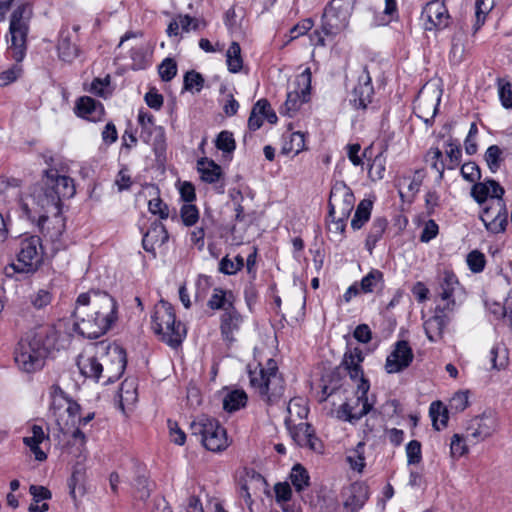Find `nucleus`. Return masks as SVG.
Listing matches in <instances>:
<instances>
[{
	"instance_id": "nucleus-10",
	"label": "nucleus",
	"mask_w": 512,
	"mask_h": 512,
	"mask_svg": "<svg viewBox=\"0 0 512 512\" xmlns=\"http://www.w3.org/2000/svg\"><path fill=\"white\" fill-rule=\"evenodd\" d=\"M370 384L368 380L361 379L357 384L356 399L343 403L337 410V417L341 420L355 423L372 411L373 402L368 399Z\"/></svg>"
},
{
	"instance_id": "nucleus-55",
	"label": "nucleus",
	"mask_w": 512,
	"mask_h": 512,
	"mask_svg": "<svg viewBox=\"0 0 512 512\" xmlns=\"http://www.w3.org/2000/svg\"><path fill=\"white\" fill-rule=\"evenodd\" d=\"M180 216L185 226H193L199 220V211L195 205L184 204L181 207Z\"/></svg>"
},
{
	"instance_id": "nucleus-58",
	"label": "nucleus",
	"mask_w": 512,
	"mask_h": 512,
	"mask_svg": "<svg viewBox=\"0 0 512 512\" xmlns=\"http://www.w3.org/2000/svg\"><path fill=\"white\" fill-rule=\"evenodd\" d=\"M468 452L465 438L460 434H454L451 438L450 453L454 458H459Z\"/></svg>"
},
{
	"instance_id": "nucleus-17",
	"label": "nucleus",
	"mask_w": 512,
	"mask_h": 512,
	"mask_svg": "<svg viewBox=\"0 0 512 512\" xmlns=\"http://www.w3.org/2000/svg\"><path fill=\"white\" fill-rule=\"evenodd\" d=\"M449 13L443 0H432L422 11L424 28L427 31L441 30L449 24Z\"/></svg>"
},
{
	"instance_id": "nucleus-45",
	"label": "nucleus",
	"mask_w": 512,
	"mask_h": 512,
	"mask_svg": "<svg viewBox=\"0 0 512 512\" xmlns=\"http://www.w3.org/2000/svg\"><path fill=\"white\" fill-rule=\"evenodd\" d=\"M244 267V258L237 255L234 259L225 256L219 263V271L226 275H234Z\"/></svg>"
},
{
	"instance_id": "nucleus-28",
	"label": "nucleus",
	"mask_w": 512,
	"mask_h": 512,
	"mask_svg": "<svg viewBox=\"0 0 512 512\" xmlns=\"http://www.w3.org/2000/svg\"><path fill=\"white\" fill-rule=\"evenodd\" d=\"M504 189L495 180L475 183L471 190L472 197L480 204L486 203L489 199L502 198Z\"/></svg>"
},
{
	"instance_id": "nucleus-63",
	"label": "nucleus",
	"mask_w": 512,
	"mask_h": 512,
	"mask_svg": "<svg viewBox=\"0 0 512 512\" xmlns=\"http://www.w3.org/2000/svg\"><path fill=\"white\" fill-rule=\"evenodd\" d=\"M439 232V227L434 220H428L425 222L424 227L422 229L420 235V241L423 243H428L432 239H434Z\"/></svg>"
},
{
	"instance_id": "nucleus-19",
	"label": "nucleus",
	"mask_w": 512,
	"mask_h": 512,
	"mask_svg": "<svg viewBox=\"0 0 512 512\" xmlns=\"http://www.w3.org/2000/svg\"><path fill=\"white\" fill-rule=\"evenodd\" d=\"M413 359L414 354L408 342L405 340L398 341L386 358L385 370L389 374L399 373L408 368Z\"/></svg>"
},
{
	"instance_id": "nucleus-60",
	"label": "nucleus",
	"mask_w": 512,
	"mask_h": 512,
	"mask_svg": "<svg viewBox=\"0 0 512 512\" xmlns=\"http://www.w3.org/2000/svg\"><path fill=\"white\" fill-rule=\"evenodd\" d=\"M467 264L472 272L479 273L485 267V257L481 252L474 250L467 255Z\"/></svg>"
},
{
	"instance_id": "nucleus-32",
	"label": "nucleus",
	"mask_w": 512,
	"mask_h": 512,
	"mask_svg": "<svg viewBox=\"0 0 512 512\" xmlns=\"http://www.w3.org/2000/svg\"><path fill=\"white\" fill-rule=\"evenodd\" d=\"M31 436H27L23 439V442L26 446H28L31 452L34 454L35 459L38 461H44L47 458V455L39 445L48 440V435L45 434L43 428L39 425H33L31 428Z\"/></svg>"
},
{
	"instance_id": "nucleus-57",
	"label": "nucleus",
	"mask_w": 512,
	"mask_h": 512,
	"mask_svg": "<svg viewBox=\"0 0 512 512\" xmlns=\"http://www.w3.org/2000/svg\"><path fill=\"white\" fill-rule=\"evenodd\" d=\"M469 405V391H458L449 401V407L455 412L464 411Z\"/></svg>"
},
{
	"instance_id": "nucleus-1",
	"label": "nucleus",
	"mask_w": 512,
	"mask_h": 512,
	"mask_svg": "<svg viewBox=\"0 0 512 512\" xmlns=\"http://www.w3.org/2000/svg\"><path fill=\"white\" fill-rule=\"evenodd\" d=\"M75 191L72 178L59 175L57 170L50 169L45 171L41 182L30 186L26 193L19 195V204L29 219H37L40 230L44 232L49 215L57 224L63 226L60 217L61 200L73 197Z\"/></svg>"
},
{
	"instance_id": "nucleus-24",
	"label": "nucleus",
	"mask_w": 512,
	"mask_h": 512,
	"mask_svg": "<svg viewBox=\"0 0 512 512\" xmlns=\"http://www.w3.org/2000/svg\"><path fill=\"white\" fill-rule=\"evenodd\" d=\"M75 114L91 122H98L103 118V105L89 96L80 97L75 104Z\"/></svg>"
},
{
	"instance_id": "nucleus-3",
	"label": "nucleus",
	"mask_w": 512,
	"mask_h": 512,
	"mask_svg": "<svg viewBox=\"0 0 512 512\" xmlns=\"http://www.w3.org/2000/svg\"><path fill=\"white\" fill-rule=\"evenodd\" d=\"M58 340L59 332L53 325H40L28 331L14 352L19 369L26 373L41 370L49 353L57 348Z\"/></svg>"
},
{
	"instance_id": "nucleus-49",
	"label": "nucleus",
	"mask_w": 512,
	"mask_h": 512,
	"mask_svg": "<svg viewBox=\"0 0 512 512\" xmlns=\"http://www.w3.org/2000/svg\"><path fill=\"white\" fill-rule=\"evenodd\" d=\"M120 403L131 404L136 401V387L134 380L126 379L119 389Z\"/></svg>"
},
{
	"instance_id": "nucleus-5",
	"label": "nucleus",
	"mask_w": 512,
	"mask_h": 512,
	"mask_svg": "<svg viewBox=\"0 0 512 512\" xmlns=\"http://www.w3.org/2000/svg\"><path fill=\"white\" fill-rule=\"evenodd\" d=\"M152 329L163 342L172 348L180 346L187 333L185 325L176 321L173 307L163 300L154 307Z\"/></svg>"
},
{
	"instance_id": "nucleus-38",
	"label": "nucleus",
	"mask_w": 512,
	"mask_h": 512,
	"mask_svg": "<svg viewBox=\"0 0 512 512\" xmlns=\"http://www.w3.org/2000/svg\"><path fill=\"white\" fill-rule=\"evenodd\" d=\"M488 363L485 365L487 369L500 370L508 363V353L504 347L499 345L493 346L487 356Z\"/></svg>"
},
{
	"instance_id": "nucleus-43",
	"label": "nucleus",
	"mask_w": 512,
	"mask_h": 512,
	"mask_svg": "<svg viewBox=\"0 0 512 512\" xmlns=\"http://www.w3.org/2000/svg\"><path fill=\"white\" fill-rule=\"evenodd\" d=\"M309 474L300 464H296L290 473V480L297 492L303 491L309 486Z\"/></svg>"
},
{
	"instance_id": "nucleus-16",
	"label": "nucleus",
	"mask_w": 512,
	"mask_h": 512,
	"mask_svg": "<svg viewBox=\"0 0 512 512\" xmlns=\"http://www.w3.org/2000/svg\"><path fill=\"white\" fill-rule=\"evenodd\" d=\"M138 122L141 127L140 138L153 147L156 154L165 150V131L162 126H158L154 122L153 115L140 111Z\"/></svg>"
},
{
	"instance_id": "nucleus-56",
	"label": "nucleus",
	"mask_w": 512,
	"mask_h": 512,
	"mask_svg": "<svg viewBox=\"0 0 512 512\" xmlns=\"http://www.w3.org/2000/svg\"><path fill=\"white\" fill-rule=\"evenodd\" d=\"M406 455L408 465L419 464L422 460L421 443L417 440H411L406 445Z\"/></svg>"
},
{
	"instance_id": "nucleus-39",
	"label": "nucleus",
	"mask_w": 512,
	"mask_h": 512,
	"mask_svg": "<svg viewBox=\"0 0 512 512\" xmlns=\"http://www.w3.org/2000/svg\"><path fill=\"white\" fill-rule=\"evenodd\" d=\"M372 202L370 200H362L358 204L354 217L351 221V227L354 230L361 229L364 224L370 219L371 210H372Z\"/></svg>"
},
{
	"instance_id": "nucleus-48",
	"label": "nucleus",
	"mask_w": 512,
	"mask_h": 512,
	"mask_svg": "<svg viewBox=\"0 0 512 512\" xmlns=\"http://www.w3.org/2000/svg\"><path fill=\"white\" fill-rule=\"evenodd\" d=\"M442 151L437 147H432L426 154V161L430 163L431 167L439 173V178H443L445 164L442 160Z\"/></svg>"
},
{
	"instance_id": "nucleus-8",
	"label": "nucleus",
	"mask_w": 512,
	"mask_h": 512,
	"mask_svg": "<svg viewBox=\"0 0 512 512\" xmlns=\"http://www.w3.org/2000/svg\"><path fill=\"white\" fill-rule=\"evenodd\" d=\"M28 20V8L25 5L17 7L10 18L9 34L11 44L8 49L11 57L17 62H21L26 54Z\"/></svg>"
},
{
	"instance_id": "nucleus-11",
	"label": "nucleus",
	"mask_w": 512,
	"mask_h": 512,
	"mask_svg": "<svg viewBox=\"0 0 512 512\" xmlns=\"http://www.w3.org/2000/svg\"><path fill=\"white\" fill-rule=\"evenodd\" d=\"M353 7L342 3L341 0H332L325 8L322 17V30L327 37L341 33L349 23Z\"/></svg>"
},
{
	"instance_id": "nucleus-23",
	"label": "nucleus",
	"mask_w": 512,
	"mask_h": 512,
	"mask_svg": "<svg viewBox=\"0 0 512 512\" xmlns=\"http://www.w3.org/2000/svg\"><path fill=\"white\" fill-rule=\"evenodd\" d=\"M451 313L438 305L435 308L434 315L424 322L426 336L431 342H436L442 338L444 329L450 321Z\"/></svg>"
},
{
	"instance_id": "nucleus-14",
	"label": "nucleus",
	"mask_w": 512,
	"mask_h": 512,
	"mask_svg": "<svg viewBox=\"0 0 512 512\" xmlns=\"http://www.w3.org/2000/svg\"><path fill=\"white\" fill-rule=\"evenodd\" d=\"M354 204L355 197L352 190L343 181H337L330 191L329 216L348 219Z\"/></svg>"
},
{
	"instance_id": "nucleus-53",
	"label": "nucleus",
	"mask_w": 512,
	"mask_h": 512,
	"mask_svg": "<svg viewBox=\"0 0 512 512\" xmlns=\"http://www.w3.org/2000/svg\"><path fill=\"white\" fill-rule=\"evenodd\" d=\"M204 78L194 70L188 71L184 76V88L186 90H195L199 92L203 88Z\"/></svg>"
},
{
	"instance_id": "nucleus-2",
	"label": "nucleus",
	"mask_w": 512,
	"mask_h": 512,
	"mask_svg": "<svg viewBox=\"0 0 512 512\" xmlns=\"http://www.w3.org/2000/svg\"><path fill=\"white\" fill-rule=\"evenodd\" d=\"M117 309V302L106 292L80 294L74 310L76 331L89 339L104 335L116 322Z\"/></svg>"
},
{
	"instance_id": "nucleus-13",
	"label": "nucleus",
	"mask_w": 512,
	"mask_h": 512,
	"mask_svg": "<svg viewBox=\"0 0 512 512\" xmlns=\"http://www.w3.org/2000/svg\"><path fill=\"white\" fill-rule=\"evenodd\" d=\"M51 404L50 411L53 413L57 424L61 427L75 423V417L80 412V405L66 396L64 391L58 385L50 388Z\"/></svg>"
},
{
	"instance_id": "nucleus-47",
	"label": "nucleus",
	"mask_w": 512,
	"mask_h": 512,
	"mask_svg": "<svg viewBox=\"0 0 512 512\" xmlns=\"http://www.w3.org/2000/svg\"><path fill=\"white\" fill-rule=\"evenodd\" d=\"M445 154L448 158V169L453 170L459 166L462 157V151L459 143L453 140H449V142L446 144Z\"/></svg>"
},
{
	"instance_id": "nucleus-37",
	"label": "nucleus",
	"mask_w": 512,
	"mask_h": 512,
	"mask_svg": "<svg viewBox=\"0 0 512 512\" xmlns=\"http://www.w3.org/2000/svg\"><path fill=\"white\" fill-rule=\"evenodd\" d=\"M197 165L203 181L214 183L220 178L221 167L214 161L202 158L198 161Z\"/></svg>"
},
{
	"instance_id": "nucleus-4",
	"label": "nucleus",
	"mask_w": 512,
	"mask_h": 512,
	"mask_svg": "<svg viewBox=\"0 0 512 512\" xmlns=\"http://www.w3.org/2000/svg\"><path fill=\"white\" fill-rule=\"evenodd\" d=\"M44 248L37 235H22L15 244V261L5 267V273L32 274L42 265Z\"/></svg>"
},
{
	"instance_id": "nucleus-54",
	"label": "nucleus",
	"mask_w": 512,
	"mask_h": 512,
	"mask_svg": "<svg viewBox=\"0 0 512 512\" xmlns=\"http://www.w3.org/2000/svg\"><path fill=\"white\" fill-rule=\"evenodd\" d=\"M158 72L163 81L172 80L177 74V64L172 58H166L158 67Z\"/></svg>"
},
{
	"instance_id": "nucleus-51",
	"label": "nucleus",
	"mask_w": 512,
	"mask_h": 512,
	"mask_svg": "<svg viewBox=\"0 0 512 512\" xmlns=\"http://www.w3.org/2000/svg\"><path fill=\"white\" fill-rule=\"evenodd\" d=\"M385 173V158L378 154L373 159L368 169V175L372 181L383 179Z\"/></svg>"
},
{
	"instance_id": "nucleus-6",
	"label": "nucleus",
	"mask_w": 512,
	"mask_h": 512,
	"mask_svg": "<svg viewBox=\"0 0 512 512\" xmlns=\"http://www.w3.org/2000/svg\"><path fill=\"white\" fill-rule=\"evenodd\" d=\"M249 377L251 386L269 403L276 401L284 393V381L273 359L267 361L265 368L260 366L259 370L249 371Z\"/></svg>"
},
{
	"instance_id": "nucleus-34",
	"label": "nucleus",
	"mask_w": 512,
	"mask_h": 512,
	"mask_svg": "<svg viewBox=\"0 0 512 512\" xmlns=\"http://www.w3.org/2000/svg\"><path fill=\"white\" fill-rule=\"evenodd\" d=\"M305 149V137L301 132H292L283 136L281 153L285 155H297Z\"/></svg>"
},
{
	"instance_id": "nucleus-31",
	"label": "nucleus",
	"mask_w": 512,
	"mask_h": 512,
	"mask_svg": "<svg viewBox=\"0 0 512 512\" xmlns=\"http://www.w3.org/2000/svg\"><path fill=\"white\" fill-rule=\"evenodd\" d=\"M425 177L423 170H416L412 177L403 176L398 180L399 195L403 199L404 197H413L422 185Z\"/></svg>"
},
{
	"instance_id": "nucleus-52",
	"label": "nucleus",
	"mask_w": 512,
	"mask_h": 512,
	"mask_svg": "<svg viewBox=\"0 0 512 512\" xmlns=\"http://www.w3.org/2000/svg\"><path fill=\"white\" fill-rule=\"evenodd\" d=\"M364 443L359 442L356 448L347 456V460L354 470L361 471L365 465Z\"/></svg>"
},
{
	"instance_id": "nucleus-42",
	"label": "nucleus",
	"mask_w": 512,
	"mask_h": 512,
	"mask_svg": "<svg viewBox=\"0 0 512 512\" xmlns=\"http://www.w3.org/2000/svg\"><path fill=\"white\" fill-rule=\"evenodd\" d=\"M70 453L76 456L79 459H85L87 450H86V436L85 434L77 428L73 434L72 439L70 441Z\"/></svg>"
},
{
	"instance_id": "nucleus-46",
	"label": "nucleus",
	"mask_w": 512,
	"mask_h": 512,
	"mask_svg": "<svg viewBox=\"0 0 512 512\" xmlns=\"http://www.w3.org/2000/svg\"><path fill=\"white\" fill-rule=\"evenodd\" d=\"M383 274L379 270H371L360 282V289L364 293L373 292L382 283Z\"/></svg>"
},
{
	"instance_id": "nucleus-64",
	"label": "nucleus",
	"mask_w": 512,
	"mask_h": 512,
	"mask_svg": "<svg viewBox=\"0 0 512 512\" xmlns=\"http://www.w3.org/2000/svg\"><path fill=\"white\" fill-rule=\"evenodd\" d=\"M499 97L504 108L512 109V83L499 84Z\"/></svg>"
},
{
	"instance_id": "nucleus-62",
	"label": "nucleus",
	"mask_w": 512,
	"mask_h": 512,
	"mask_svg": "<svg viewBox=\"0 0 512 512\" xmlns=\"http://www.w3.org/2000/svg\"><path fill=\"white\" fill-rule=\"evenodd\" d=\"M148 208L152 214H157L162 219H166L169 216L168 206L158 197L149 200Z\"/></svg>"
},
{
	"instance_id": "nucleus-41",
	"label": "nucleus",
	"mask_w": 512,
	"mask_h": 512,
	"mask_svg": "<svg viewBox=\"0 0 512 512\" xmlns=\"http://www.w3.org/2000/svg\"><path fill=\"white\" fill-rule=\"evenodd\" d=\"M269 108V102L266 99H260L253 106L248 119V127L250 130H257L262 126V114Z\"/></svg>"
},
{
	"instance_id": "nucleus-21",
	"label": "nucleus",
	"mask_w": 512,
	"mask_h": 512,
	"mask_svg": "<svg viewBox=\"0 0 512 512\" xmlns=\"http://www.w3.org/2000/svg\"><path fill=\"white\" fill-rule=\"evenodd\" d=\"M459 290L460 283L456 275L451 271H444L438 287V295L444 302V305L441 306V308L448 312H453L456 307L455 296Z\"/></svg>"
},
{
	"instance_id": "nucleus-9",
	"label": "nucleus",
	"mask_w": 512,
	"mask_h": 512,
	"mask_svg": "<svg viewBox=\"0 0 512 512\" xmlns=\"http://www.w3.org/2000/svg\"><path fill=\"white\" fill-rule=\"evenodd\" d=\"M96 354L103 364V377L106 378V382L118 380L127 363L125 350L117 344L101 342L97 345Z\"/></svg>"
},
{
	"instance_id": "nucleus-15",
	"label": "nucleus",
	"mask_w": 512,
	"mask_h": 512,
	"mask_svg": "<svg viewBox=\"0 0 512 512\" xmlns=\"http://www.w3.org/2000/svg\"><path fill=\"white\" fill-rule=\"evenodd\" d=\"M480 219L490 233H503L508 225V211L503 198L489 199Z\"/></svg>"
},
{
	"instance_id": "nucleus-26",
	"label": "nucleus",
	"mask_w": 512,
	"mask_h": 512,
	"mask_svg": "<svg viewBox=\"0 0 512 512\" xmlns=\"http://www.w3.org/2000/svg\"><path fill=\"white\" fill-rule=\"evenodd\" d=\"M364 360L362 350L358 347L349 349L345 352L341 365L349 373L352 380L360 383L361 379L364 378L361 363Z\"/></svg>"
},
{
	"instance_id": "nucleus-20",
	"label": "nucleus",
	"mask_w": 512,
	"mask_h": 512,
	"mask_svg": "<svg viewBox=\"0 0 512 512\" xmlns=\"http://www.w3.org/2000/svg\"><path fill=\"white\" fill-rule=\"evenodd\" d=\"M369 487L363 482H355L345 488L343 496V512H358L369 498Z\"/></svg>"
},
{
	"instance_id": "nucleus-25",
	"label": "nucleus",
	"mask_w": 512,
	"mask_h": 512,
	"mask_svg": "<svg viewBox=\"0 0 512 512\" xmlns=\"http://www.w3.org/2000/svg\"><path fill=\"white\" fill-rule=\"evenodd\" d=\"M290 435L297 445L307 447L313 451H318L321 447L318 438L314 434L311 425L301 422L298 425L289 427Z\"/></svg>"
},
{
	"instance_id": "nucleus-29",
	"label": "nucleus",
	"mask_w": 512,
	"mask_h": 512,
	"mask_svg": "<svg viewBox=\"0 0 512 512\" xmlns=\"http://www.w3.org/2000/svg\"><path fill=\"white\" fill-rule=\"evenodd\" d=\"M169 235L161 222L153 223L142 239L143 248L155 254L156 247H161L168 241Z\"/></svg>"
},
{
	"instance_id": "nucleus-18",
	"label": "nucleus",
	"mask_w": 512,
	"mask_h": 512,
	"mask_svg": "<svg viewBox=\"0 0 512 512\" xmlns=\"http://www.w3.org/2000/svg\"><path fill=\"white\" fill-rule=\"evenodd\" d=\"M78 30V25L73 26L72 29L67 26L61 28L57 42V52L60 60L71 63L80 55V49L77 44Z\"/></svg>"
},
{
	"instance_id": "nucleus-30",
	"label": "nucleus",
	"mask_w": 512,
	"mask_h": 512,
	"mask_svg": "<svg viewBox=\"0 0 512 512\" xmlns=\"http://www.w3.org/2000/svg\"><path fill=\"white\" fill-rule=\"evenodd\" d=\"M77 366L81 374L87 378L99 380L102 376L103 364L101 363L99 355H80L77 360Z\"/></svg>"
},
{
	"instance_id": "nucleus-36",
	"label": "nucleus",
	"mask_w": 512,
	"mask_h": 512,
	"mask_svg": "<svg viewBox=\"0 0 512 512\" xmlns=\"http://www.w3.org/2000/svg\"><path fill=\"white\" fill-rule=\"evenodd\" d=\"M247 403V395L243 390L235 389L228 391L223 397V408L227 412H234Z\"/></svg>"
},
{
	"instance_id": "nucleus-35",
	"label": "nucleus",
	"mask_w": 512,
	"mask_h": 512,
	"mask_svg": "<svg viewBox=\"0 0 512 512\" xmlns=\"http://www.w3.org/2000/svg\"><path fill=\"white\" fill-rule=\"evenodd\" d=\"M387 225L388 221L383 217H377L373 220L365 242V246L370 253H372L376 243L382 238Z\"/></svg>"
},
{
	"instance_id": "nucleus-40",
	"label": "nucleus",
	"mask_w": 512,
	"mask_h": 512,
	"mask_svg": "<svg viewBox=\"0 0 512 512\" xmlns=\"http://www.w3.org/2000/svg\"><path fill=\"white\" fill-rule=\"evenodd\" d=\"M226 63L231 73H238L243 67L241 47L239 43L232 42L226 51Z\"/></svg>"
},
{
	"instance_id": "nucleus-22",
	"label": "nucleus",
	"mask_w": 512,
	"mask_h": 512,
	"mask_svg": "<svg viewBox=\"0 0 512 512\" xmlns=\"http://www.w3.org/2000/svg\"><path fill=\"white\" fill-rule=\"evenodd\" d=\"M374 89L369 71L364 67L358 76V83L354 87L350 101L355 108L365 109L372 101Z\"/></svg>"
},
{
	"instance_id": "nucleus-59",
	"label": "nucleus",
	"mask_w": 512,
	"mask_h": 512,
	"mask_svg": "<svg viewBox=\"0 0 512 512\" xmlns=\"http://www.w3.org/2000/svg\"><path fill=\"white\" fill-rule=\"evenodd\" d=\"M216 147L224 152H232L235 149L233 134L229 131H222L216 139Z\"/></svg>"
},
{
	"instance_id": "nucleus-61",
	"label": "nucleus",
	"mask_w": 512,
	"mask_h": 512,
	"mask_svg": "<svg viewBox=\"0 0 512 512\" xmlns=\"http://www.w3.org/2000/svg\"><path fill=\"white\" fill-rule=\"evenodd\" d=\"M461 175L469 182H476L481 177L480 168L474 162L464 163L461 167Z\"/></svg>"
},
{
	"instance_id": "nucleus-33",
	"label": "nucleus",
	"mask_w": 512,
	"mask_h": 512,
	"mask_svg": "<svg viewBox=\"0 0 512 512\" xmlns=\"http://www.w3.org/2000/svg\"><path fill=\"white\" fill-rule=\"evenodd\" d=\"M234 295L231 291H226L221 288H215L213 293L208 301V306L212 310H220L223 312L229 311V309H233L234 307Z\"/></svg>"
},
{
	"instance_id": "nucleus-7",
	"label": "nucleus",
	"mask_w": 512,
	"mask_h": 512,
	"mask_svg": "<svg viewBox=\"0 0 512 512\" xmlns=\"http://www.w3.org/2000/svg\"><path fill=\"white\" fill-rule=\"evenodd\" d=\"M190 433L212 452H221L229 445L226 430L217 419L208 415L195 418L190 423Z\"/></svg>"
},
{
	"instance_id": "nucleus-50",
	"label": "nucleus",
	"mask_w": 512,
	"mask_h": 512,
	"mask_svg": "<svg viewBox=\"0 0 512 512\" xmlns=\"http://www.w3.org/2000/svg\"><path fill=\"white\" fill-rule=\"evenodd\" d=\"M502 150L497 145H491L485 152V161L492 172H495L502 162Z\"/></svg>"
},
{
	"instance_id": "nucleus-44",
	"label": "nucleus",
	"mask_w": 512,
	"mask_h": 512,
	"mask_svg": "<svg viewBox=\"0 0 512 512\" xmlns=\"http://www.w3.org/2000/svg\"><path fill=\"white\" fill-rule=\"evenodd\" d=\"M495 0H477L475 4L476 22L474 24V32L476 33L484 24L486 16L493 9Z\"/></svg>"
},
{
	"instance_id": "nucleus-12",
	"label": "nucleus",
	"mask_w": 512,
	"mask_h": 512,
	"mask_svg": "<svg viewBox=\"0 0 512 512\" xmlns=\"http://www.w3.org/2000/svg\"><path fill=\"white\" fill-rule=\"evenodd\" d=\"M498 428L497 414L492 410H487L468 421L465 438L470 443L476 444L492 437Z\"/></svg>"
},
{
	"instance_id": "nucleus-27",
	"label": "nucleus",
	"mask_w": 512,
	"mask_h": 512,
	"mask_svg": "<svg viewBox=\"0 0 512 512\" xmlns=\"http://www.w3.org/2000/svg\"><path fill=\"white\" fill-rule=\"evenodd\" d=\"M241 324L242 316L236 308L223 312L221 316L220 330L224 341L230 344L233 343L236 340L235 334L239 332Z\"/></svg>"
}]
</instances>
